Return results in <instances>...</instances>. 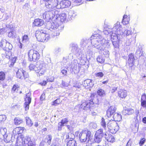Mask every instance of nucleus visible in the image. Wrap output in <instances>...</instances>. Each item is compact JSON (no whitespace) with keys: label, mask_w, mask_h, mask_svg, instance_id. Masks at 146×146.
Here are the masks:
<instances>
[{"label":"nucleus","mask_w":146,"mask_h":146,"mask_svg":"<svg viewBox=\"0 0 146 146\" xmlns=\"http://www.w3.org/2000/svg\"><path fill=\"white\" fill-rule=\"evenodd\" d=\"M31 93L30 92H28L26 95V97L25 98L24 103V107L25 110L27 111L29 110V105L31 103Z\"/></svg>","instance_id":"15"},{"label":"nucleus","mask_w":146,"mask_h":146,"mask_svg":"<svg viewBox=\"0 0 146 146\" xmlns=\"http://www.w3.org/2000/svg\"><path fill=\"white\" fill-rule=\"evenodd\" d=\"M45 98V94L44 93L42 94L40 97V100L42 101Z\"/></svg>","instance_id":"62"},{"label":"nucleus","mask_w":146,"mask_h":146,"mask_svg":"<svg viewBox=\"0 0 146 146\" xmlns=\"http://www.w3.org/2000/svg\"><path fill=\"white\" fill-rule=\"evenodd\" d=\"M52 139V136L51 135H47L45 139V142L48 143L49 145L51 144V141Z\"/></svg>","instance_id":"34"},{"label":"nucleus","mask_w":146,"mask_h":146,"mask_svg":"<svg viewBox=\"0 0 146 146\" xmlns=\"http://www.w3.org/2000/svg\"><path fill=\"white\" fill-rule=\"evenodd\" d=\"M76 15V13H75L74 11H70L68 13V16L71 18L72 19L73 18H74Z\"/></svg>","instance_id":"33"},{"label":"nucleus","mask_w":146,"mask_h":146,"mask_svg":"<svg viewBox=\"0 0 146 146\" xmlns=\"http://www.w3.org/2000/svg\"><path fill=\"white\" fill-rule=\"evenodd\" d=\"M59 26V25L56 22H48L46 24V27L50 30L51 31L53 29H57Z\"/></svg>","instance_id":"19"},{"label":"nucleus","mask_w":146,"mask_h":146,"mask_svg":"<svg viewBox=\"0 0 146 146\" xmlns=\"http://www.w3.org/2000/svg\"><path fill=\"white\" fill-rule=\"evenodd\" d=\"M62 85L63 87L66 88L67 87L69 88V87L70 86L69 85H68V83L63 81H62Z\"/></svg>","instance_id":"53"},{"label":"nucleus","mask_w":146,"mask_h":146,"mask_svg":"<svg viewBox=\"0 0 146 146\" xmlns=\"http://www.w3.org/2000/svg\"><path fill=\"white\" fill-rule=\"evenodd\" d=\"M5 78V74L3 72H0V80H3Z\"/></svg>","instance_id":"46"},{"label":"nucleus","mask_w":146,"mask_h":146,"mask_svg":"<svg viewBox=\"0 0 146 146\" xmlns=\"http://www.w3.org/2000/svg\"><path fill=\"white\" fill-rule=\"evenodd\" d=\"M92 44L97 49L102 52L104 56L108 57L109 52L105 49L106 46L108 44V41L100 35L96 34L91 37Z\"/></svg>","instance_id":"1"},{"label":"nucleus","mask_w":146,"mask_h":146,"mask_svg":"<svg viewBox=\"0 0 146 146\" xmlns=\"http://www.w3.org/2000/svg\"><path fill=\"white\" fill-rule=\"evenodd\" d=\"M36 68H37L36 65L35 66L33 64H31L29 66V68L30 70H34L37 72V69H36Z\"/></svg>","instance_id":"40"},{"label":"nucleus","mask_w":146,"mask_h":146,"mask_svg":"<svg viewBox=\"0 0 146 146\" xmlns=\"http://www.w3.org/2000/svg\"><path fill=\"white\" fill-rule=\"evenodd\" d=\"M23 122L22 119L20 118H15L14 119V123L15 125H19Z\"/></svg>","instance_id":"35"},{"label":"nucleus","mask_w":146,"mask_h":146,"mask_svg":"<svg viewBox=\"0 0 146 146\" xmlns=\"http://www.w3.org/2000/svg\"><path fill=\"white\" fill-rule=\"evenodd\" d=\"M6 119V117L4 115H0V121H4Z\"/></svg>","instance_id":"50"},{"label":"nucleus","mask_w":146,"mask_h":146,"mask_svg":"<svg viewBox=\"0 0 146 146\" xmlns=\"http://www.w3.org/2000/svg\"><path fill=\"white\" fill-rule=\"evenodd\" d=\"M109 131L112 133H115L119 129V127L114 120H110L107 123Z\"/></svg>","instance_id":"6"},{"label":"nucleus","mask_w":146,"mask_h":146,"mask_svg":"<svg viewBox=\"0 0 146 146\" xmlns=\"http://www.w3.org/2000/svg\"><path fill=\"white\" fill-rule=\"evenodd\" d=\"M72 50L76 56L78 57L79 58H82L81 50L78 48L77 45H74V46L72 47Z\"/></svg>","instance_id":"18"},{"label":"nucleus","mask_w":146,"mask_h":146,"mask_svg":"<svg viewBox=\"0 0 146 146\" xmlns=\"http://www.w3.org/2000/svg\"><path fill=\"white\" fill-rule=\"evenodd\" d=\"M141 102V106L143 108H146V96L145 95L142 96Z\"/></svg>","instance_id":"28"},{"label":"nucleus","mask_w":146,"mask_h":146,"mask_svg":"<svg viewBox=\"0 0 146 146\" xmlns=\"http://www.w3.org/2000/svg\"><path fill=\"white\" fill-rule=\"evenodd\" d=\"M16 144L17 146H23L24 145L25 146H36L35 143L31 141L30 137H25L23 135L17 137Z\"/></svg>","instance_id":"2"},{"label":"nucleus","mask_w":146,"mask_h":146,"mask_svg":"<svg viewBox=\"0 0 146 146\" xmlns=\"http://www.w3.org/2000/svg\"><path fill=\"white\" fill-rule=\"evenodd\" d=\"M104 135L106 136V139L108 142L113 143L115 141V139L114 137L111 134H108L107 135L105 133Z\"/></svg>","instance_id":"24"},{"label":"nucleus","mask_w":146,"mask_h":146,"mask_svg":"<svg viewBox=\"0 0 146 146\" xmlns=\"http://www.w3.org/2000/svg\"><path fill=\"white\" fill-rule=\"evenodd\" d=\"M80 87V86L78 84L76 83L75 84L74 83L72 87V90H73L80 91V90H79Z\"/></svg>","instance_id":"38"},{"label":"nucleus","mask_w":146,"mask_h":146,"mask_svg":"<svg viewBox=\"0 0 146 146\" xmlns=\"http://www.w3.org/2000/svg\"><path fill=\"white\" fill-rule=\"evenodd\" d=\"M116 108L114 106H110L107 111V115L108 117L110 116L111 115L115 112Z\"/></svg>","instance_id":"22"},{"label":"nucleus","mask_w":146,"mask_h":146,"mask_svg":"<svg viewBox=\"0 0 146 146\" xmlns=\"http://www.w3.org/2000/svg\"><path fill=\"white\" fill-rule=\"evenodd\" d=\"M129 58H128V63H129V65L130 66H132L133 65V63L134 60V56L133 54H131L129 56Z\"/></svg>","instance_id":"26"},{"label":"nucleus","mask_w":146,"mask_h":146,"mask_svg":"<svg viewBox=\"0 0 146 146\" xmlns=\"http://www.w3.org/2000/svg\"><path fill=\"white\" fill-rule=\"evenodd\" d=\"M53 34L54 36H58L60 35V33L59 31H56L54 32V33H53Z\"/></svg>","instance_id":"64"},{"label":"nucleus","mask_w":146,"mask_h":146,"mask_svg":"<svg viewBox=\"0 0 146 146\" xmlns=\"http://www.w3.org/2000/svg\"><path fill=\"white\" fill-rule=\"evenodd\" d=\"M97 61L99 63L102 64L105 61V58L104 56L102 55L99 56L97 58Z\"/></svg>","instance_id":"30"},{"label":"nucleus","mask_w":146,"mask_h":146,"mask_svg":"<svg viewBox=\"0 0 146 146\" xmlns=\"http://www.w3.org/2000/svg\"><path fill=\"white\" fill-rule=\"evenodd\" d=\"M113 117L115 121H121L122 119L121 115V114L117 113H114Z\"/></svg>","instance_id":"25"},{"label":"nucleus","mask_w":146,"mask_h":146,"mask_svg":"<svg viewBox=\"0 0 146 146\" xmlns=\"http://www.w3.org/2000/svg\"><path fill=\"white\" fill-rule=\"evenodd\" d=\"M16 76L17 78L21 79H25L29 77L28 73L22 69H18L16 73Z\"/></svg>","instance_id":"12"},{"label":"nucleus","mask_w":146,"mask_h":146,"mask_svg":"<svg viewBox=\"0 0 146 146\" xmlns=\"http://www.w3.org/2000/svg\"><path fill=\"white\" fill-rule=\"evenodd\" d=\"M95 76L96 77H98L99 78H102L104 76V73L101 72H99L96 73Z\"/></svg>","instance_id":"49"},{"label":"nucleus","mask_w":146,"mask_h":146,"mask_svg":"<svg viewBox=\"0 0 146 146\" xmlns=\"http://www.w3.org/2000/svg\"><path fill=\"white\" fill-rule=\"evenodd\" d=\"M29 59L30 61H35L38 60L40 58V54L37 51L33 49H31L28 52Z\"/></svg>","instance_id":"9"},{"label":"nucleus","mask_w":146,"mask_h":146,"mask_svg":"<svg viewBox=\"0 0 146 146\" xmlns=\"http://www.w3.org/2000/svg\"><path fill=\"white\" fill-rule=\"evenodd\" d=\"M44 24V21L42 19H36L34 20L33 25L36 26L40 27Z\"/></svg>","instance_id":"21"},{"label":"nucleus","mask_w":146,"mask_h":146,"mask_svg":"<svg viewBox=\"0 0 146 146\" xmlns=\"http://www.w3.org/2000/svg\"><path fill=\"white\" fill-rule=\"evenodd\" d=\"M75 134L77 136L79 135V138L81 142H85L90 139L91 135V132L89 131L83 130L81 132L77 131Z\"/></svg>","instance_id":"4"},{"label":"nucleus","mask_w":146,"mask_h":146,"mask_svg":"<svg viewBox=\"0 0 146 146\" xmlns=\"http://www.w3.org/2000/svg\"><path fill=\"white\" fill-rule=\"evenodd\" d=\"M74 2L75 3L79 4L80 5L83 3V0H74Z\"/></svg>","instance_id":"58"},{"label":"nucleus","mask_w":146,"mask_h":146,"mask_svg":"<svg viewBox=\"0 0 146 146\" xmlns=\"http://www.w3.org/2000/svg\"><path fill=\"white\" fill-rule=\"evenodd\" d=\"M60 16V15L59 16ZM60 21L61 22H64L66 19V15L65 13L61 14L60 16Z\"/></svg>","instance_id":"36"},{"label":"nucleus","mask_w":146,"mask_h":146,"mask_svg":"<svg viewBox=\"0 0 146 146\" xmlns=\"http://www.w3.org/2000/svg\"><path fill=\"white\" fill-rule=\"evenodd\" d=\"M58 0H51L45 2V7L46 8V10H51L52 9H57Z\"/></svg>","instance_id":"11"},{"label":"nucleus","mask_w":146,"mask_h":146,"mask_svg":"<svg viewBox=\"0 0 146 146\" xmlns=\"http://www.w3.org/2000/svg\"><path fill=\"white\" fill-rule=\"evenodd\" d=\"M47 81L43 80V81L39 83L38 84L42 86H44L46 85L47 83Z\"/></svg>","instance_id":"60"},{"label":"nucleus","mask_w":146,"mask_h":146,"mask_svg":"<svg viewBox=\"0 0 146 146\" xmlns=\"http://www.w3.org/2000/svg\"><path fill=\"white\" fill-rule=\"evenodd\" d=\"M118 36L116 33H112L111 36V40L113 45L115 48L118 47Z\"/></svg>","instance_id":"17"},{"label":"nucleus","mask_w":146,"mask_h":146,"mask_svg":"<svg viewBox=\"0 0 146 146\" xmlns=\"http://www.w3.org/2000/svg\"><path fill=\"white\" fill-rule=\"evenodd\" d=\"M75 137L74 134L72 133H69L66 136V139L69 140H74Z\"/></svg>","instance_id":"41"},{"label":"nucleus","mask_w":146,"mask_h":146,"mask_svg":"<svg viewBox=\"0 0 146 146\" xmlns=\"http://www.w3.org/2000/svg\"><path fill=\"white\" fill-rule=\"evenodd\" d=\"M92 80L87 79L85 80L83 82V86L85 87H87V88L92 87L94 84Z\"/></svg>","instance_id":"20"},{"label":"nucleus","mask_w":146,"mask_h":146,"mask_svg":"<svg viewBox=\"0 0 146 146\" xmlns=\"http://www.w3.org/2000/svg\"><path fill=\"white\" fill-rule=\"evenodd\" d=\"M134 113V111L132 109L130 108L129 109H128V115Z\"/></svg>","instance_id":"63"},{"label":"nucleus","mask_w":146,"mask_h":146,"mask_svg":"<svg viewBox=\"0 0 146 146\" xmlns=\"http://www.w3.org/2000/svg\"><path fill=\"white\" fill-rule=\"evenodd\" d=\"M12 47V45L7 42L5 39L0 38V47L8 51L11 50Z\"/></svg>","instance_id":"10"},{"label":"nucleus","mask_w":146,"mask_h":146,"mask_svg":"<svg viewBox=\"0 0 146 146\" xmlns=\"http://www.w3.org/2000/svg\"><path fill=\"white\" fill-rule=\"evenodd\" d=\"M124 108V109L122 111V114L124 115H126L128 114V109L125 107Z\"/></svg>","instance_id":"54"},{"label":"nucleus","mask_w":146,"mask_h":146,"mask_svg":"<svg viewBox=\"0 0 146 146\" xmlns=\"http://www.w3.org/2000/svg\"><path fill=\"white\" fill-rule=\"evenodd\" d=\"M94 103L92 101L83 102L81 105V108L86 111H91L93 107Z\"/></svg>","instance_id":"14"},{"label":"nucleus","mask_w":146,"mask_h":146,"mask_svg":"<svg viewBox=\"0 0 146 146\" xmlns=\"http://www.w3.org/2000/svg\"><path fill=\"white\" fill-rule=\"evenodd\" d=\"M89 126L90 128L96 129L97 127V125L96 123L91 122L89 124Z\"/></svg>","instance_id":"48"},{"label":"nucleus","mask_w":146,"mask_h":146,"mask_svg":"<svg viewBox=\"0 0 146 146\" xmlns=\"http://www.w3.org/2000/svg\"><path fill=\"white\" fill-rule=\"evenodd\" d=\"M26 120L27 125L29 127H31L33 124V123L31 121L29 117H26Z\"/></svg>","instance_id":"39"},{"label":"nucleus","mask_w":146,"mask_h":146,"mask_svg":"<svg viewBox=\"0 0 146 146\" xmlns=\"http://www.w3.org/2000/svg\"><path fill=\"white\" fill-rule=\"evenodd\" d=\"M15 35V31L11 30V31L8 33V36L10 37L13 38Z\"/></svg>","instance_id":"45"},{"label":"nucleus","mask_w":146,"mask_h":146,"mask_svg":"<svg viewBox=\"0 0 146 146\" xmlns=\"http://www.w3.org/2000/svg\"><path fill=\"white\" fill-rule=\"evenodd\" d=\"M145 141V139L144 138H143L141 139L139 142V145L140 146H142L143 145Z\"/></svg>","instance_id":"61"},{"label":"nucleus","mask_w":146,"mask_h":146,"mask_svg":"<svg viewBox=\"0 0 146 146\" xmlns=\"http://www.w3.org/2000/svg\"><path fill=\"white\" fill-rule=\"evenodd\" d=\"M71 4V2L68 0H64L61 1L59 4L58 3L57 9L64 8L69 7Z\"/></svg>","instance_id":"16"},{"label":"nucleus","mask_w":146,"mask_h":146,"mask_svg":"<svg viewBox=\"0 0 146 146\" xmlns=\"http://www.w3.org/2000/svg\"><path fill=\"white\" fill-rule=\"evenodd\" d=\"M19 87L18 85L15 84L13 85L12 89L14 91H17L19 90Z\"/></svg>","instance_id":"47"},{"label":"nucleus","mask_w":146,"mask_h":146,"mask_svg":"<svg viewBox=\"0 0 146 146\" xmlns=\"http://www.w3.org/2000/svg\"><path fill=\"white\" fill-rule=\"evenodd\" d=\"M47 82H52L54 81V78L53 77H47L46 78Z\"/></svg>","instance_id":"59"},{"label":"nucleus","mask_w":146,"mask_h":146,"mask_svg":"<svg viewBox=\"0 0 146 146\" xmlns=\"http://www.w3.org/2000/svg\"><path fill=\"white\" fill-rule=\"evenodd\" d=\"M100 123L102 126L106 131V132L108 131V130H107L106 131V122L105 121V119L103 117H102L101 119V121Z\"/></svg>","instance_id":"32"},{"label":"nucleus","mask_w":146,"mask_h":146,"mask_svg":"<svg viewBox=\"0 0 146 146\" xmlns=\"http://www.w3.org/2000/svg\"><path fill=\"white\" fill-rule=\"evenodd\" d=\"M112 29H108V30H104L103 31L104 33L106 35H108L110 34V36L111 37V34L112 31H111Z\"/></svg>","instance_id":"42"},{"label":"nucleus","mask_w":146,"mask_h":146,"mask_svg":"<svg viewBox=\"0 0 146 146\" xmlns=\"http://www.w3.org/2000/svg\"><path fill=\"white\" fill-rule=\"evenodd\" d=\"M118 95L121 98H125L127 95L126 92H119Z\"/></svg>","instance_id":"43"},{"label":"nucleus","mask_w":146,"mask_h":146,"mask_svg":"<svg viewBox=\"0 0 146 146\" xmlns=\"http://www.w3.org/2000/svg\"><path fill=\"white\" fill-rule=\"evenodd\" d=\"M127 17V15H124L122 21V23L123 25H126V27H127V25L128 24V18Z\"/></svg>","instance_id":"31"},{"label":"nucleus","mask_w":146,"mask_h":146,"mask_svg":"<svg viewBox=\"0 0 146 146\" xmlns=\"http://www.w3.org/2000/svg\"><path fill=\"white\" fill-rule=\"evenodd\" d=\"M36 65V69H37V73H38L39 76H42L46 72V64L42 61H38L37 62Z\"/></svg>","instance_id":"8"},{"label":"nucleus","mask_w":146,"mask_h":146,"mask_svg":"<svg viewBox=\"0 0 146 146\" xmlns=\"http://www.w3.org/2000/svg\"><path fill=\"white\" fill-rule=\"evenodd\" d=\"M78 64L77 60H74L72 62L71 67L73 68L74 69H75L76 68H77Z\"/></svg>","instance_id":"37"},{"label":"nucleus","mask_w":146,"mask_h":146,"mask_svg":"<svg viewBox=\"0 0 146 146\" xmlns=\"http://www.w3.org/2000/svg\"><path fill=\"white\" fill-rule=\"evenodd\" d=\"M59 16L58 11L55 9L51 10H46L42 15L43 18L47 19H50L55 17L57 19Z\"/></svg>","instance_id":"5"},{"label":"nucleus","mask_w":146,"mask_h":146,"mask_svg":"<svg viewBox=\"0 0 146 146\" xmlns=\"http://www.w3.org/2000/svg\"><path fill=\"white\" fill-rule=\"evenodd\" d=\"M60 103V101L59 99H57L54 101L52 104V105L56 106V105Z\"/></svg>","instance_id":"55"},{"label":"nucleus","mask_w":146,"mask_h":146,"mask_svg":"<svg viewBox=\"0 0 146 146\" xmlns=\"http://www.w3.org/2000/svg\"><path fill=\"white\" fill-rule=\"evenodd\" d=\"M36 37L38 41L46 42L50 38L49 34L47 31L43 30H38L35 33Z\"/></svg>","instance_id":"3"},{"label":"nucleus","mask_w":146,"mask_h":146,"mask_svg":"<svg viewBox=\"0 0 146 146\" xmlns=\"http://www.w3.org/2000/svg\"><path fill=\"white\" fill-rule=\"evenodd\" d=\"M24 129V127H20L16 128L15 130L17 131V133L19 134L22 133Z\"/></svg>","instance_id":"44"},{"label":"nucleus","mask_w":146,"mask_h":146,"mask_svg":"<svg viewBox=\"0 0 146 146\" xmlns=\"http://www.w3.org/2000/svg\"><path fill=\"white\" fill-rule=\"evenodd\" d=\"M104 134L103 132L102 129H100L96 131L95 135L94 141L97 143H100L102 140V139Z\"/></svg>","instance_id":"13"},{"label":"nucleus","mask_w":146,"mask_h":146,"mask_svg":"<svg viewBox=\"0 0 146 146\" xmlns=\"http://www.w3.org/2000/svg\"><path fill=\"white\" fill-rule=\"evenodd\" d=\"M7 129L4 127L0 128V132L1 135L3 136L4 138L6 140L7 139L8 135L7 134Z\"/></svg>","instance_id":"23"},{"label":"nucleus","mask_w":146,"mask_h":146,"mask_svg":"<svg viewBox=\"0 0 146 146\" xmlns=\"http://www.w3.org/2000/svg\"><path fill=\"white\" fill-rule=\"evenodd\" d=\"M111 31H112V33H116L117 35H121L123 34H125L127 35L128 33V30L127 29L125 30L123 32L122 30V28L121 25L120 24V23L117 22L114 25V26L112 29Z\"/></svg>","instance_id":"7"},{"label":"nucleus","mask_w":146,"mask_h":146,"mask_svg":"<svg viewBox=\"0 0 146 146\" xmlns=\"http://www.w3.org/2000/svg\"><path fill=\"white\" fill-rule=\"evenodd\" d=\"M76 141L74 140H69L67 143V146H77Z\"/></svg>","instance_id":"29"},{"label":"nucleus","mask_w":146,"mask_h":146,"mask_svg":"<svg viewBox=\"0 0 146 146\" xmlns=\"http://www.w3.org/2000/svg\"><path fill=\"white\" fill-rule=\"evenodd\" d=\"M29 40L28 36L27 35H25L23 37L22 40L23 42H25Z\"/></svg>","instance_id":"52"},{"label":"nucleus","mask_w":146,"mask_h":146,"mask_svg":"<svg viewBox=\"0 0 146 146\" xmlns=\"http://www.w3.org/2000/svg\"><path fill=\"white\" fill-rule=\"evenodd\" d=\"M95 34H94L92 35L91 37L94 35ZM92 38L91 37L90 38V40L88 39V40L86 39H83L81 40L80 42V45L82 46H84L86 45V44L88 42H90L91 41V43H92Z\"/></svg>","instance_id":"27"},{"label":"nucleus","mask_w":146,"mask_h":146,"mask_svg":"<svg viewBox=\"0 0 146 146\" xmlns=\"http://www.w3.org/2000/svg\"><path fill=\"white\" fill-rule=\"evenodd\" d=\"M6 57L8 59H9L10 58V56H11V52L9 51H7L6 52Z\"/></svg>","instance_id":"56"},{"label":"nucleus","mask_w":146,"mask_h":146,"mask_svg":"<svg viewBox=\"0 0 146 146\" xmlns=\"http://www.w3.org/2000/svg\"><path fill=\"white\" fill-rule=\"evenodd\" d=\"M68 121L67 119L66 118H64L62 119L60 122H61L63 125L64 126H65L66 125L67 123H68Z\"/></svg>","instance_id":"51"},{"label":"nucleus","mask_w":146,"mask_h":146,"mask_svg":"<svg viewBox=\"0 0 146 146\" xmlns=\"http://www.w3.org/2000/svg\"><path fill=\"white\" fill-rule=\"evenodd\" d=\"M61 123L59 122L58 126V130L61 131L62 129V127L64 126Z\"/></svg>","instance_id":"57"}]
</instances>
